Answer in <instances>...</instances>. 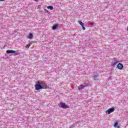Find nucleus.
Instances as JSON below:
<instances>
[{"label":"nucleus","instance_id":"4","mask_svg":"<svg viewBox=\"0 0 128 128\" xmlns=\"http://www.w3.org/2000/svg\"><path fill=\"white\" fill-rule=\"evenodd\" d=\"M58 106H60L62 108H68L70 106L66 104V103H60Z\"/></svg>","mask_w":128,"mask_h":128},{"label":"nucleus","instance_id":"16","mask_svg":"<svg viewBox=\"0 0 128 128\" xmlns=\"http://www.w3.org/2000/svg\"><path fill=\"white\" fill-rule=\"evenodd\" d=\"M82 28L83 30H86V28L84 26H82Z\"/></svg>","mask_w":128,"mask_h":128},{"label":"nucleus","instance_id":"12","mask_svg":"<svg viewBox=\"0 0 128 128\" xmlns=\"http://www.w3.org/2000/svg\"><path fill=\"white\" fill-rule=\"evenodd\" d=\"M32 36H34L32 34H30L28 38H30V40H32Z\"/></svg>","mask_w":128,"mask_h":128},{"label":"nucleus","instance_id":"11","mask_svg":"<svg viewBox=\"0 0 128 128\" xmlns=\"http://www.w3.org/2000/svg\"><path fill=\"white\" fill-rule=\"evenodd\" d=\"M47 8H48V10H54V6H47Z\"/></svg>","mask_w":128,"mask_h":128},{"label":"nucleus","instance_id":"5","mask_svg":"<svg viewBox=\"0 0 128 128\" xmlns=\"http://www.w3.org/2000/svg\"><path fill=\"white\" fill-rule=\"evenodd\" d=\"M90 86V84H88L86 85H80V86L78 87V90H83V88H86L87 86Z\"/></svg>","mask_w":128,"mask_h":128},{"label":"nucleus","instance_id":"10","mask_svg":"<svg viewBox=\"0 0 128 128\" xmlns=\"http://www.w3.org/2000/svg\"><path fill=\"white\" fill-rule=\"evenodd\" d=\"M58 24L54 25L52 27V30H56V28H58Z\"/></svg>","mask_w":128,"mask_h":128},{"label":"nucleus","instance_id":"14","mask_svg":"<svg viewBox=\"0 0 128 128\" xmlns=\"http://www.w3.org/2000/svg\"><path fill=\"white\" fill-rule=\"evenodd\" d=\"M30 46V44H28L26 46V48H28Z\"/></svg>","mask_w":128,"mask_h":128},{"label":"nucleus","instance_id":"21","mask_svg":"<svg viewBox=\"0 0 128 128\" xmlns=\"http://www.w3.org/2000/svg\"><path fill=\"white\" fill-rule=\"evenodd\" d=\"M69 128H73L70 126Z\"/></svg>","mask_w":128,"mask_h":128},{"label":"nucleus","instance_id":"1","mask_svg":"<svg viewBox=\"0 0 128 128\" xmlns=\"http://www.w3.org/2000/svg\"><path fill=\"white\" fill-rule=\"evenodd\" d=\"M48 88V84L44 82H38L35 84V90H46Z\"/></svg>","mask_w":128,"mask_h":128},{"label":"nucleus","instance_id":"3","mask_svg":"<svg viewBox=\"0 0 128 128\" xmlns=\"http://www.w3.org/2000/svg\"><path fill=\"white\" fill-rule=\"evenodd\" d=\"M118 58H114V61H112L111 64L112 66H116V64H118Z\"/></svg>","mask_w":128,"mask_h":128},{"label":"nucleus","instance_id":"19","mask_svg":"<svg viewBox=\"0 0 128 128\" xmlns=\"http://www.w3.org/2000/svg\"><path fill=\"white\" fill-rule=\"evenodd\" d=\"M34 2H38V0H34Z\"/></svg>","mask_w":128,"mask_h":128},{"label":"nucleus","instance_id":"9","mask_svg":"<svg viewBox=\"0 0 128 128\" xmlns=\"http://www.w3.org/2000/svg\"><path fill=\"white\" fill-rule=\"evenodd\" d=\"M118 121L116 120L114 122V128H120V126H118Z\"/></svg>","mask_w":128,"mask_h":128},{"label":"nucleus","instance_id":"2","mask_svg":"<svg viewBox=\"0 0 128 128\" xmlns=\"http://www.w3.org/2000/svg\"><path fill=\"white\" fill-rule=\"evenodd\" d=\"M6 52V54H14L16 56L18 54V52L14 50H7Z\"/></svg>","mask_w":128,"mask_h":128},{"label":"nucleus","instance_id":"17","mask_svg":"<svg viewBox=\"0 0 128 128\" xmlns=\"http://www.w3.org/2000/svg\"><path fill=\"white\" fill-rule=\"evenodd\" d=\"M72 128H74V126H76V124H73L72 125Z\"/></svg>","mask_w":128,"mask_h":128},{"label":"nucleus","instance_id":"15","mask_svg":"<svg viewBox=\"0 0 128 128\" xmlns=\"http://www.w3.org/2000/svg\"><path fill=\"white\" fill-rule=\"evenodd\" d=\"M44 12H45L46 13V14H48V10H46V9H44Z\"/></svg>","mask_w":128,"mask_h":128},{"label":"nucleus","instance_id":"13","mask_svg":"<svg viewBox=\"0 0 128 128\" xmlns=\"http://www.w3.org/2000/svg\"><path fill=\"white\" fill-rule=\"evenodd\" d=\"M78 24H80V26H84V24L82 21H78Z\"/></svg>","mask_w":128,"mask_h":128},{"label":"nucleus","instance_id":"20","mask_svg":"<svg viewBox=\"0 0 128 128\" xmlns=\"http://www.w3.org/2000/svg\"><path fill=\"white\" fill-rule=\"evenodd\" d=\"M0 0V2H4V0Z\"/></svg>","mask_w":128,"mask_h":128},{"label":"nucleus","instance_id":"7","mask_svg":"<svg viewBox=\"0 0 128 128\" xmlns=\"http://www.w3.org/2000/svg\"><path fill=\"white\" fill-rule=\"evenodd\" d=\"M94 80H98V73L95 72L94 75Z\"/></svg>","mask_w":128,"mask_h":128},{"label":"nucleus","instance_id":"8","mask_svg":"<svg viewBox=\"0 0 128 128\" xmlns=\"http://www.w3.org/2000/svg\"><path fill=\"white\" fill-rule=\"evenodd\" d=\"M117 68L118 70H122L124 68V65L122 63H118Z\"/></svg>","mask_w":128,"mask_h":128},{"label":"nucleus","instance_id":"6","mask_svg":"<svg viewBox=\"0 0 128 128\" xmlns=\"http://www.w3.org/2000/svg\"><path fill=\"white\" fill-rule=\"evenodd\" d=\"M114 112V108H111L108 109L106 111V114H112V112Z\"/></svg>","mask_w":128,"mask_h":128},{"label":"nucleus","instance_id":"18","mask_svg":"<svg viewBox=\"0 0 128 128\" xmlns=\"http://www.w3.org/2000/svg\"><path fill=\"white\" fill-rule=\"evenodd\" d=\"M112 80V77H109L108 78V80Z\"/></svg>","mask_w":128,"mask_h":128}]
</instances>
